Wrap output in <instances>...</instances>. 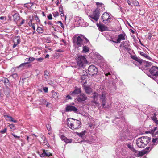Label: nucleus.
<instances>
[{
    "mask_svg": "<svg viewBox=\"0 0 158 158\" xmlns=\"http://www.w3.org/2000/svg\"><path fill=\"white\" fill-rule=\"evenodd\" d=\"M67 120V126L72 130H77L81 127V123L80 120L73 118H69Z\"/></svg>",
    "mask_w": 158,
    "mask_h": 158,
    "instance_id": "obj_1",
    "label": "nucleus"
},
{
    "mask_svg": "<svg viewBox=\"0 0 158 158\" xmlns=\"http://www.w3.org/2000/svg\"><path fill=\"white\" fill-rule=\"evenodd\" d=\"M151 138L147 136H143L138 138L136 140V143L139 148H144L150 142Z\"/></svg>",
    "mask_w": 158,
    "mask_h": 158,
    "instance_id": "obj_2",
    "label": "nucleus"
},
{
    "mask_svg": "<svg viewBox=\"0 0 158 158\" xmlns=\"http://www.w3.org/2000/svg\"><path fill=\"white\" fill-rule=\"evenodd\" d=\"M150 74L148 76L153 79L158 84V67L153 66L150 69Z\"/></svg>",
    "mask_w": 158,
    "mask_h": 158,
    "instance_id": "obj_3",
    "label": "nucleus"
},
{
    "mask_svg": "<svg viewBox=\"0 0 158 158\" xmlns=\"http://www.w3.org/2000/svg\"><path fill=\"white\" fill-rule=\"evenodd\" d=\"M73 42L75 43L78 47H81L88 43H89V40L87 38L80 36H78L76 40H73Z\"/></svg>",
    "mask_w": 158,
    "mask_h": 158,
    "instance_id": "obj_4",
    "label": "nucleus"
},
{
    "mask_svg": "<svg viewBox=\"0 0 158 158\" xmlns=\"http://www.w3.org/2000/svg\"><path fill=\"white\" fill-rule=\"evenodd\" d=\"M77 65L80 67L85 66L87 63V60L85 57L83 56H78L76 58Z\"/></svg>",
    "mask_w": 158,
    "mask_h": 158,
    "instance_id": "obj_5",
    "label": "nucleus"
},
{
    "mask_svg": "<svg viewBox=\"0 0 158 158\" xmlns=\"http://www.w3.org/2000/svg\"><path fill=\"white\" fill-rule=\"evenodd\" d=\"M98 69L94 65L89 66L88 68V73L89 75L93 76L97 74Z\"/></svg>",
    "mask_w": 158,
    "mask_h": 158,
    "instance_id": "obj_6",
    "label": "nucleus"
},
{
    "mask_svg": "<svg viewBox=\"0 0 158 158\" xmlns=\"http://www.w3.org/2000/svg\"><path fill=\"white\" fill-rule=\"evenodd\" d=\"M156 113H153L151 114V118L152 119L153 121L156 124L157 127H155L153 129H152L150 131V133L152 134H153L154 131L156 130L157 128H158V120L156 117Z\"/></svg>",
    "mask_w": 158,
    "mask_h": 158,
    "instance_id": "obj_7",
    "label": "nucleus"
},
{
    "mask_svg": "<svg viewBox=\"0 0 158 158\" xmlns=\"http://www.w3.org/2000/svg\"><path fill=\"white\" fill-rule=\"evenodd\" d=\"M102 18L103 23H110L111 21V19L110 16L109 14L107 12L103 13L102 15Z\"/></svg>",
    "mask_w": 158,
    "mask_h": 158,
    "instance_id": "obj_8",
    "label": "nucleus"
},
{
    "mask_svg": "<svg viewBox=\"0 0 158 158\" xmlns=\"http://www.w3.org/2000/svg\"><path fill=\"white\" fill-rule=\"evenodd\" d=\"M88 75L87 73L85 70H83L82 71V74L81 76V81H80L81 84L84 85L86 84L87 82L86 78L87 77Z\"/></svg>",
    "mask_w": 158,
    "mask_h": 158,
    "instance_id": "obj_9",
    "label": "nucleus"
},
{
    "mask_svg": "<svg viewBox=\"0 0 158 158\" xmlns=\"http://www.w3.org/2000/svg\"><path fill=\"white\" fill-rule=\"evenodd\" d=\"M66 112H73L75 113L78 112V109L74 106H72L69 104H67L65 108Z\"/></svg>",
    "mask_w": 158,
    "mask_h": 158,
    "instance_id": "obj_10",
    "label": "nucleus"
},
{
    "mask_svg": "<svg viewBox=\"0 0 158 158\" xmlns=\"http://www.w3.org/2000/svg\"><path fill=\"white\" fill-rule=\"evenodd\" d=\"M87 98V97L85 94L81 93L77 96L76 100L78 102H81L86 100Z\"/></svg>",
    "mask_w": 158,
    "mask_h": 158,
    "instance_id": "obj_11",
    "label": "nucleus"
},
{
    "mask_svg": "<svg viewBox=\"0 0 158 158\" xmlns=\"http://www.w3.org/2000/svg\"><path fill=\"white\" fill-rule=\"evenodd\" d=\"M81 93V88H78L76 86L75 87L74 90L73 91L70 92L69 94L70 95L75 96L80 94Z\"/></svg>",
    "mask_w": 158,
    "mask_h": 158,
    "instance_id": "obj_12",
    "label": "nucleus"
},
{
    "mask_svg": "<svg viewBox=\"0 0 158 158\" xmlns=\"http://www.w3.org/2000/svg\"><path fill=\"white\" fill-rule=\"evenodd\" d=\"M126 36L125 33L121 34L118 35V37L116 41H112L115 43H120L122 40H125V38Z\"/></svg>",
    "mask_w": 158,
    "mask_h": 158,
    "instance_id": "obj_13",
    "label": "nucleus"
},
{
    "mask_svg": "<svg viewBox=\"0 0 158 158\" xmlns=\"http://www.w3.org/2000/svg\"><path fill=\"white\" fill-rule=\"evenodd\" d=\"M99 17V12L98 10H95L93 12L92 15L90 16V18L96 21L98 20Z\"/></svg>",
    "mask_w": 158,
    "mask_h": 158,
    "instance_id": "obj_14",
    "label": "nucleus"
},
{
    "mask_svg": "<svg viewBox=\"0 0 158 158\" xmlns=\"http://www.w3.org/2000/svg\"><path fill=\"white\" fill-rule=\"evenodd\" d=\"M142 62V67L143 69L147 70L148 69V67L151 66L152 63L151 62L147 61L144 60Z\"/></svg>",
    "mask_w": 158,
    "mask_h": 158,
    "instance_id": "obj_15",
    "label": "nucleus"
},
{
    "mask_svg": "<svg viewBox=\"0 0 158 158\" xmlns=\"http://www.w3.org/2000/svg\"><path fill=\"white\" fill-rule=\"evenodd\" d=\"M97 26L99 30L101 31H104L108 30V28L104 25H98L97 24Z\"/></svg>",
    "mask_w": 158,
    "mask_h": 158,
    "instance_id": "obj_16",
    "label": "nucleus"
},
{
    "mask_svg": "<svg viewBox=\"0 0 158 158\" xmlns=\"http://www.w3.org/2000/svg\"><path fill=\"white\" fill-rule=\"evenodd\" d=\"M52 97L54 98L56 100H57L59 99L60 96L59 94L58 93L55 92L54 90L51 91Z\"/></svg>",
    "mask_w": 158,
    "mask_h": 158,
    "instance_id": "obj_17",
    "label": "nucleus"
},
{
    "mask_svg": "<svg viewBox=\"0 0 158 158\" xmlns=\"http://www.w3.org/2000/svg\"><path fill=\"white\" fill-rule=\"evenodd\" d=\"M61 138L62 140L64 141L66 143H71L72 141V139H68L64 135H61Z\"/></svg>",
    "mask_w": 158,
    "mask_h": 158,
    "instance_id": "obj_18",
    "label": "nucleus"
},
{
    "mask_svg": "<svg viewBox=\"0 0 158 158\" xmlns=\"http://www.w3.org/2000/svg\"><path fill=\"white\" fill-rule=\"evenodd\" d=\"M1 81H3L5 85L7 87L10 86V83L9 82V81L7 78L3 77L2 78Z\"/></svg>",
    "mask_w": 158,
    "mask_h": 158,
    "instance_id": "obj_19",
    "label": "nucleus"
},
{
    "mask_svg": "<svg viewBox=\"0 0 158 158\" xmlns=\"http://www.w3.org/2000/svg\"><path fill=\"white\" fill-rule=\"evenodd\" d=\"M4 116L7 120H8L9 121L13 122L15 123H17V120H14L12 117L8 115H5Z\"/></svg>",
    "mask_w": 158,
    "mask_h": 158,
    "instance_id": "obj_20",
    "label": "nucleus"
},
{
    "mask_svg": "<svg viewBox=\"0 0 158 158\" xmlns=\"http://www.w3.org/2000/svg\"><path fill=\"white\" fill-rule=\"evenodd\" d=\"M100 99L101 102L106 101V98L105 93L102 92L100 96Z\"/></svg>",
    "mask_w": 158,
    "mask_h": 158,
    "instance_id": "obj_21",
    "label": "nucleus"
},
{
    "mask_svg": "<svg viewBox=\"0 0 158 158\" xmlns=\"http://www.w3.org/2000/svg\"><path fill=\"white\" fill-rule=\"evenodd\" d=\"M77 21V23H78V25L80 26H82L83 24H82V22L83 21V19L81 17H77L76 18V19L75 21V22Z\"/></svg>",
    "mask_w": 158,
    "mask_h": 158,
    "instance_id": "obj_22",
    "label": "nucleus"
},
{
    "mask_svg": "<svg viewBox=\"0 0 158 158\" xmlns=\"http://www.w3.org/2000/svg\"><path fill=\"white\" fill-rule=\"evenodd\" d=\"M29 64V62H26L25 63H22L20 65H19L18 68L21 67H23L24 68H27L29 67H30L31 66V64H29L28 65H27Z\"/></svg>",
    "mask_w": 158,
    "mask_h": 158,
    "instance_id": "obj_23",
    "label": "nucleus"
},
{
    "mask_svg": "<svg viewBox=\"0 0 158 158\" xmlns=\"http://www.w3.org/2000/svg\"><path fill=\"white\" fill-rule=\"evenodd\" d=\"M104 73L105 76L110 78V77H112V72L111 71H107L105 70L104 71Z\"/></svg>",
    "mask_w": 158,
    "mask_h": 158,
    "instance_id": "obj_24",
    "label": "nucleus"
},
{
    "mask_svg": "<svg viewBox=\"0 0 158 158\" xmlns=\"http://www.w3.org/2000/svg\"><path fill=\"white\" fill-rule=\"evenodd\" d=\"M13 17L14 21L15 22H17L19 19L20 16L19 14L18 13H15L13 15Z\"/></svg>",
    "mask_w": 158,
    "mask_h": 158,
    "instance_id": "obj_25",
    "label": "nucleus"
},
{
    "mask_svg": "<svg viewBox=\"0 0 158 158\" xmlns=\"http://www.w3.org/2000/svg\"><path fill=\"white\" fill-rule=\"evenodd\" d=\"M122 45L125 48H127L129 46V42L127 41H124L120 45V46Z\"/></svg>",
    "mask_w": 158,
    "mask_h": 158,
    "instance_id": "obj_26",
    "label": "nucleus"
},
{
    "mask_svg": "<svg viewBox=\"0 0 158 158\" xmlns=\"http://www.w3.org/2000/svg\"><path fill=\"white\" fill-rule=\"evenodd\" d=\"M89 48L86 45H83V50L82 52L83 53H86L89 51Z\"/></svg>",
    "mask_w": 158,
    "mask_h": 158,
    "instance_id": "obj_27",
    "label": "nucleus"
},
{
    "mask_svg": "<svg viewBox=\"0 0 158 158\" xmlns=\"http://www.w3.org/2000/svg\"><path fill=\"white\" fill-rule=\"evenodd\" d=\"M140 54L142 56L146 58L147 59L151 60L152 59L147 54L143 52H141L140 53Z\"/></svg>",
    "mask_w": 158,
    "mask_h": 158,
    "instance_id": "obj_28",
    "label": "nucleus"
},
{
    "mask_svg": "<svg viewBox=\"0 0 158 158\" xmlns=\"http://www.w3.org/2000/svg\"><path fill=\"white\" fill-rule=\"evenodd\" d=\"M84 89L85 92L87 94H89L91 90L89 87L88 86H85L84 87Z\"/></svg>",
    "mask_w": 158,
    "mask_h": 158,
    "instance_id": "obj_29",
    "label": "nucleus"
},
{
    "mask_svg": "<svg viewBox=\"0 0 158 158\" xmlns=\"http://www.w3.org/2000/svg\"><path fill=\"white\" fill-rule=\"evenodd\" d=\"M136 61H137L140 64V65H142V62L144 61V60L140 59L139 57H137L135 60Z\"/></svg>",
    "mask_w": 158,
    "mask_h": 158,
    "instance_id": "obj_30",
    "label": "nucleus"
},
{
    "mask_svg": "<svg viewBox=\"0 0 158 158\" xmlns=\"http://www.w3.org/2000/svg\"><path fill=\"white\" fill-rule=\"evenodd\" d=\"M136 61H137L140 64V65H142V62L144 61V60L140 59L139 57H137L135 60Z\"/></svg>",
    "mask_w": 158,
    "mask_h": 158,
    "instance_id": "obj_31",
    "label": "nucleus"
},
{
    "mask_svg": "<svg viewBox=\"0 0 158 158\" xmlns=\"http://www.w3.org/2000/svg\"><path fill=\"white\" fill-rule=\"evenodd\" d=\"M12 77L14 79L16 80H18V76L17 73H14L12 74V75L10 76L9 77Z\"/></svg>",
    "mask_w": 158,
    "mask_h": 158,
    "instance_id": "obj_32",
    "label": "nucleus"
},
{
    "mask_svg": "<svg viewBox=\"0 0 158 158\" xmlns=\"http://www.w3.org/2000/svg\"><path fill=\"white\" fill-rule=\"evenodd\" d=\"M98 94L96 93H94L93 94V99L98 100Z\"/></svg>",
    "mask_w": 158,
    "mask_h": 158,
    "instance_id": "obj_33",
    "label": "nucleus"
},
{
    "mask_svg": "<svg viewBox=\"0 0 158 158\" xmlns=\"http://www.w3.org/2000/svg\"><path fill=\"white\" fill-rule=\"evenodd\" d=\"M15 41H16V42H15L17 44H19L20 42L19 37V36L16 37L14 38Z\"/></svg>",
    "mask_w": 158,
    "mask_h": 158,
    "instance_id": "obj_34",
    "label": "nucleus"
},
{
    "mask_svg": "<svg viewBox=\"0 0 158 158\" xmlns=\"http://www.w3.org/2000/svg\"><path fill=\"white\" fill-rule=\"evenodd\" d=\"M36 31L39 33H42L43 32V29L40 27H37Z\"/></svg>",
    "mask_w": 158,
    "mask_h": 158,
    "instance_id": "obj_35",
    "label": "nucleus"
},
{
    "mask_svg": "<svg viewBox=\"0 0 158 158\" xmlns=\"http://www.w3.org/2000/svg\"><path fill=\"white\" fill-rule=\"evenodd\" d=\"M85 131H82L81 133H77V134L81 137H82L85 134Z\"/></svg>",
    "mask_w": 158,
    "mask_h": 158,
    "instance_id": "obj_36",
    "label": "nucleus"
},
{
    "mask_svg": "<svg viewBox=\"0 0 158 158\" xmlns=\"http://www.w3.org/2000/svg\"><path fill=\"white\" fill-rule=\"evenodd\" d=\"M94 140L92 139L90 140H86L85 141V142L87 143L91 144L94 143Z\"/></svg>",
    "mask_w": 158,
    "mask_h": 158,
    "instance_id": "obj_37",
    "label": "nucleus"
},
{
    "mask_svg": "<svg viewBox=\"0 0 158 158\" xmlns=\"http://www.w3.org/2000/svg\"><path fill=\"white\" fill-rule=\"evenodd\" d=\"M44 74L45 78L47 79H48L49 77V73L47 71H45L44 72Z\"/></svg>",
    "mask_w": 158,
    "mask_h": 158,
    "instance_id": "obj_38",
    "label": "nucleus"
},
{
    "mask_svg": "<svg viewBox=\"0 0 158 158\" xmlns=\"http://www.w3.org/2000/svg\"><path fill=\"white\" fill-rule=\"evenodd\" d=\"M40 157H41L46 156V152H45V150H43V153L41 154H40Z\"/></svg>",
    "mask_w": 158,
    "mask_h": 158,
    "instance_id": "obj_39",
    "label": "nucleus"
},
{
    "mask_svg": "<svg viewBox=\"0 0 158 158\" xmlns=\"http://www.w3.org/2000/svg\"><path fill=\"white\" fill-rule=\"evenodd\" d=\"M28 60H29V62H28L29 64V63L32 62L34 61L35 60V58L32 57H30L29 58Z\"/></svg>",
    "mask_w": 158,
    "mask_h": 158,
    "instance_id": "obj_40",
    "label": "nucleus"
},
{
    "mask_svg": "<svg viewBox=\"0 0 158 158\" xmlns=\"http://www.w3.org/2000/svg\"><path fill=\"white\" fill-rule=\"evenodd\" d=\"M43 144H44L46 145L48 147L49 145L47 139H46L45 140L43 141Z\"/></svg>",
    "mask_w": 158,
    "mask_h": 158,
    "instance_id": "obj_41",
    "label": "nucleus"
},
{
    "mask_svg": "<svg viewBox=\"0 0 158 158\" xmlns=\"http://www.w3.org/2000/svg\"><path fill=\"white\" fill-rule=\"evenodd\" d=\"M7 131V128H6L3 130H1L0 131V133L3 134L6 133Z\"/></svg>",
    "mask_w": 158,
    "mask_h": 158,
    "instance_id": "obj_42",
    "label": "nucleus"
},
{
    "mask_svg": "<svg viewBox=\"0 0 158 158\" xmlns=\"http://www.w3.org/2000/svg\"><path fill=\"white\" fill-rule=\"evenodd\" d=\"M57 24H59V25L60 26L63 28L64 29V26L63 25V23H62V22L60 21H58L57 22Z\"/></svg>",
    "mask_w": 158,
    "mask_h": 158,
    "instance_id": "obj_43",
    "label": "nucleus"
},
{
    "mask_svg": "<svg viewBox=\"0 0 158 158\" xmlns=\"http://www.w3.org/2000/svg\"><path fill=\"white\" fill-rule=\"evenodd\" d=\"M44 60V58L42 57H40L35 59V60L39 62H42Z\"/></svg>",
    "mask_w": 158,
    "mask_h": 158,
    "instance_id": "obj_44",
    "label": "nucleus"
},
{
    "mask_svg": "<svg viewBox=\"0 0 158 158\" xmlns=\"http://www.w3.org/2000/svg\"><path fill=\"white\" fill-rule=\"evenodd\" d=\"M52 14L53 16L55 17L58 16L59 15V13L57 11L54 12L52 13Z\"/></svg>",
    "mask_w": 158,
    "mask_h": 158,
    "instance_id": "obj_45",
    "label": "nucleus"
},
{
    "mask_svg": "<svg viewBox=\"0 0 158 158\" xmlns=\"http://www.w3.org/2000/svg\"><path fill=\"white\" fill-rule=\"evenodd\" d=\"M10 128L12 130H15V127L14 124H11L10 125Z\"/></svg>",
    "mask_w": 158,
    "mask_h": 158,
    "instance_id": "obj_46",
    "label": "nucleus"
},
{
    "mask_svg": "<svg viewBox=\"0 0 158 158\" xmlns=\"http://www.w3.org/2000/svg\"><path fill=\"white\" fill-rule=\"evenodd\" d=\"M34 18L37 22H39L40 21L39 18L37 15H35L34 16Z\"/></svg>",
    "mask_w": 158,
    "mask_h": 158,
    "instance_id": "obj_47",
    "label": "nucleus"
},
{
    "mask_svg": "<svg viewBox=\"0 0 158 158\" xmlns=\"http://www.w3.org/2000/svg\"><path fill=\"white\" fill-rule=\"evenodd\" d=\"M47 129L48 130L50 131L51 129V127L50 125L49 124H48L46 126Z\"/></svg>",
    "mask_w": 158,
    "mask_h": 158,
    "instance_id": "obj_48",
    "label": "nucleus"
},
{
    "mask_svg": "<svg viewBox=\"0 0 158 158\" xmlns=\"http://www.w3.org/2000/svg\"><path fill=\"white\" fill-rule=\"evenodd\" d=\"M96 4L98 6H103L104 5L102 3H100L99 2H97Z\"/></svg>",
    "mask_w": 158,
    "mask_h": 158,
    "instance_id": "obj_49",
    "label": "nucleus"
},
{
    "mask_svg": "<svg viewBox=\"0 0 158 158\" xmlns=\"http://www.w3.org/2000/svg\"><path fill=\"white\" fill-rule=\"evenodd\" d=\"M47 24H48L49 25L52 26H53V23H52L51 21H48L47 23ZM52 27H53V26H52Z\"/></svg>",
    "mask_w": 158,
    "mask_h": 158,
    "instance_id": "obj_50",
    "label": "nucleus"
},
{
    "mask_svg": "<svg viewBox=\"0 0 158 158\" xmlns=\"http://www.w3.org/2000/svg\"><path fill=\"white\" fill-rule=\"evenodd\" d=\"M47 17L49 20H51L52 19V15L51 14H50Z\"/></svg>",
    "mask_w": 158,
    "mask_h": 158,
    "instance_id": "obj_51",
    "label": "nucleus"
},
{
    "mask_svg": "<svg viewBox=\"0 0 158 158\" xmlns=\"http://www.w3.org/2000/svg\"><path fill=\"white\" fill-rule=\"evenodd\" d=\"M11 134L15 138H17L18 139L20 138V136H17L14 134L12 133Z\"/></svg>",
    "mask_w": 158,
    "mask_h": 158,
    "instance_id": "obj_52",
    "label": "nucleus"
},
{
    "mask_svg": "<svg viewBox=\"0 0 158 158\" xmlns=\"http://www.w3.org/2000/svg\"><path fill=\"white\" fill-rule=\"evenodd\" d=\"M43 90L45 92L47 93L48 91V88L47 87H45L43 88Z\"/></svg>",
    "mask_w": 158,
    "mask_h": 158,
    "instance_id": "obj_53",
    "label": "nucleus"
},
{
    "mask_svg": "<svg viewBox=\"0 0 158 158\" xmlns=\"http://www.w3.org/2000/svg\"><path fill=\"white\" fill-rule=\"evenodd\" d=\"M127 145L128 147L130 149H131L133 148V147L131 144H128Z\"/></svg>",
    "mask_w": 158,
    "mask_h": 158,
    "instance_id": "obj_54",
    "label": "nucleus"
},
{
    "mask_svg": "<svg viewBox=\"0 0 158 158\" xmlns=\"http://www.w3.org/2000/svg\"><path fill=\"white\" fill-rule=\"evenodd\" d=\"M97 100H95L94 99H93V100L91 102H93L94 103H95L96 105H97L98 104V103L97 102Z\"/></svg>",
    "mask_w": 158,
    "mask_h": 158,
    "instance_id": "obj_55",
    "label": "nucleus"
},
{
    "mask_svg": "<svg viewBox=\"0 0 158 158\" xmlns=\"http://www.w3.org/2000/svg\"><path fill=\"white\" fill-rule=\"evenodd\" d=\"M157 140H158V139L157 138H156V139L153 138L152 139V142H153V143H156V141Z\"/></svg>",
    "mask_w": 158,
    "mask_h": 158,
    "instance_id": "obj_56",
    "label": "nucleus"
},
{
    "mask_svg": "<svg viewBox=\"0 0 158 158\" xmlns=\"http://www.w3.org/2000/svg\"><path fill=\"white\" fill-rule=\"evenodd\" d=\"M52 156V154L50 152L46 153V156Z\"/></svg>",
    "mask_w": 158,
    "mask_h": 158,
    "instance_id": "obj_57",
    "label": "nucleus"
},
{
    "mask_svg": "<svg viewBox=\"0 0 158 158\" xmlns=\"http://www.w3.org/2000/svg\"><path fill=\"white\" fill-rule=\"evenodd\" d=\"M41 138L43 141L45 140L46 139V137L43 135H41Z\"/></svg>",
    "mask_w": 158,
    "mask_h": 158,
    "instance_id": "obj_58",
    "label": "nucleus"
},
{
    "mask_svg": "<svg viewBox=\"0 0 158 158\" xmlns=\"http://www.w3.org/2000/svg\"><path fill=\"white\" fill-rule=\"evenodd\" d=\"M102 107L103 108H106L105 106V104H106V102H102Z\"/></svg>",
    "mask_w": 158,
    "mask_h": 158,
    "instance_id": "obj_59",
    "label": "nucleus"
},
{
    "mask_svg": "<svg viewBox=\"0 0 158 158\" xmlns=\"http://www.w3.org/2000/svg\"><path fill=\"white\" fill-rule=\"evenodd\" d=\"M63 11V9L61 6L59 7V12H62Z\"/></svg>",
    "mask_w": 158,
    "mask_h": 158,
    "instance_id": "obj_60",
    "label": "nucleus"
},
{
    "mask_svg": "<svg viewBox=\"0 0 158 158\" xmlns=\"http://www.w3.org/2000/svg\"><path fill=\"white\" fill-rule=\"evenodd\" d=\"M56 51L57 52H64V51L63 50H62L61 49H58L57 51Z\"/></svg>",
    "mask_w": 158,
    "mask_h": 158,
    "instance_id": "obj_61",
    "label": "nucleus"
},
{
    "mask_svg": "<svg viewBox=\"0 0 158 158\" xmlns=\"http://www.w3.org/2000/svg\"><path fill=\"white\" fill-rule=\"evenodd\" d=\"M14 45H13V48H15L17 46V45L18 44H17L15 42V41H14Z\"/></svg>",
    "mask_w": 158,
    "mask_h": 158,
    "instance_id": "obj_62",
    "label": "nucleus"
},
{
    "mask_svg": "<svg viewBox=\"0 0 158 158\" xmlns=\"http://www.w3.org/2000/svg\"><path fill=\"white\" fill-rule=\"evenodd\" d=\"M24 19H23L22 21H21V23H20V25L21 26L24 23Z\"/></svg>",
    "mask_w": 158,
    "mask_h": 158,
    "instance_id": "obj_63",
    "label": "nucleus"
},
{
    "mask_svg": "<svg viewBox=\"0 0 158 158\" xmlns=\"http://www.w3.org/2000/svg\"><path fill=\"white\" fill-rule=\"evenodd\" d=\"M131 58L134 60H136V58L137 57V56H131Z\"/></svg>",
    "mask_w": 158,
    "mask_h": 158,
    "instance_id": "obj_64",
    "label": "nucleus"
}]
</instances>
